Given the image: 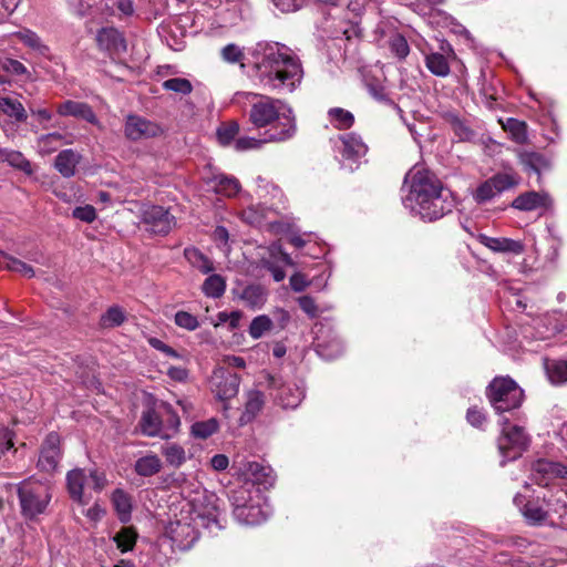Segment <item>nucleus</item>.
<instances>
[{
  "mask_svg": "<svg viewBox=\"0 0 567 567\" xmlns=\"http://www.w3.org/2000/svg\"><path fill=\"white\" fill-rule=\"evenodd\" d=\"M173 217L162 206H150L143 210L142 221L145 229L155 235H166L172 226Z\"/></svg>",
  "mask_w": 567,
  "mask_h": 567,
  "instance_id": "ddd939ff",
  "label": "nucleus"
},
{
  "mask_svg": "<svg viewBox=\"0 0 567 567\" xmlns=\"http://www.w3.org/2000/svg\"><path fill=\"white\" fill-rule=\"evenodd\" d=\"M504 131L509 133L511 138L517 144H525L528 140L527 124L514 117H508L506 121H501Z\"/></svg>",
  "mask_w": 567,
  "mask_h": 567,
  "instance_id": "4c0bfd02",
  "label": "nucleus"
},
{
  "mask_svg": "<svg viewBox=\"0 0 567 567\" xmlns=\"http://www.w3.org/2000/svg\"><path fill=\"white\" fill-rule=\"evenodd\" d=\"M550 506V499L544 498L543 503L538 498L529 499L523 508V515L529 525L539 526L546 523Z\"/></svg>",
  "mask_w": 567,
  "mask_h": 567,
  "instance_id": "aec40b11",
  "label": "nucleus"
},
{
  "mask_svg": "<svg viewBox=\"0 0 567 567\" xmlns=\"http://www.w3.org/2000/svg\"><path fill=\"white\" fill-rule=\"evenodd\" d=\"M533 480L539 486H548L555 480L567 481V465L539 458L532 465Z\"/></svg>",
  "mask_w": 567,
  "mask_h": 567,
  "instance_id": "9b49d317",
  "label": "nucleus"
},
{
  "mask_svg": "<svg viewBox=\"0 0 567 567\" xmlns=\"http://www.w3.org/2000/svg\"><path fill=\"white\" fill-rule=\"evenodd\" d=\"M99 47L110 54L121 55L126 52V41L123 34L114 28H103L96 35Z\"/></svg>",
  "mask_w": 567,
  "mask_h": 567,
  "instance_id": "f3484780",
  "label": "nucleus"
},
{
  "mask_svg": "<svg viewBox=\"0 0 567 567\" xmlns=\"http://www.w3.org/2000/svg\"><path fill=\"white\" fill-rule=\"evenodd\" d=\"M60 443V435L56 432H51L47 435L42 443L38 461L40 471L47 473L55 471L62 455Z\"/></svg>",
  "mask_w": 567,
  "mask_h": 567,
  "instance_id": "f8f14e48",
  "label": "nucleus"
},
{
  "mask_svg": "<svg viewBox=\"0 0 567 567\" xmlns=\"http://www.w3.org/2000/svg\"><path fill=\"white\" fill-rule=\"evenodd\" d=\"M124 319L123 309L118 306H113L102 316L101 322L104 327H117L123 323Z\"/></svg>",
  "mask_w": 567,
  "mask_h": 567,
  "instance_id": "864d4df0",
  "label": "nucleus"
},
{
  "mask_svg": "<svg viewBox=\"0 0 567 567\" xmlns=\"http://www.w3.org/2000/svg\"><path fill=\"white\" fill-rule=\"evenodd\" d=\"M247 471L252 477V482L250 484H257L262 486L265 489H268L276 482V474L270 466H265L258 462H250Z\"/></svg>",
  "mask_w": 567,
  "mask_h": 567,
  "instance_id": "cd10ccee",
  "label": "nucleus"
},
{
  "mask_svg": "<svg viewBox=\"0 0 567 567\" xmlns=\"http://www.w3.org/2000/svg\"><path fill=\"white\" fill-rule=\"evenodd\" d=\"M16 39L21 41L25 47L35 51L38 54L49 58L50 49L47 44L43 43L42 39L30 29H22L12 34Z\"/></svg>",
  "mask_w": 567,
  "mask_h": 567,
  "instance_id": "7c9ffc66",
  "label": "nucleus"
},
{
  "mask_svg": "<svg viewBox=\"0 0 567 567\" xmlns=\"http://www.w3.org/2000/svg\"><path fill=\"white\" fill-rule=\"evenodd\" d=\"M236 520L244 525H258L266 519V515L257 499H252L234 515Z\"/></svg>",
  "mask_w": 567,
  "mask_h": 567,
  "instance_id": "bb28decb",
  "label": "nucleus"
},
{
  "mask_svg": "<svg viewBox=\"0 0 567 567\" xmlns=\"http://www.w3.org/2000/svg\"><path fill=\"white\" fill-rule=\"evenodd\" d=\"M0 162H6L10 166L19 168L25 173L31 172L30 162L23 156L21 152L18 151L1 148Z\"/></svg>",
  "mask_w": 567,
  "mask_h": 567,
  "instance_id": "79ce46f5",
  "label": "nucleus"
},
{
  "mask_svg": "<svg viewBox=\"0 0 567 567\" xmlns=\"http://www.w3.org/2000/svg\"><path fill=\"white\" fill-rule=\"evenodd\" d=\"M546 372L551 383L567 382V361L554 360L546 363Z\"/></svg>",
  "mask_w": 567,
  "mask_h": 567,
  "instance_id": "49530a36",
  "label": "nucleus"
},
{
  "mask_svg": "<svg viewBox=\"0 0 567 567\" xmlns=\"http://www.w3.org/2000/svg\"><path fill=\"white\" fill-rule=\"evenodd\" d=\"M220 55L223 60L228 63H239L241 66L245 65L243 62L245 59V53L243 49L235 43L225 45L220 51Z\"/></svg>",
  "mask_w": 567,
  "mask_h": 567,
  "instance_id": "603ef678",
  "label": "nucleus"
},
{
  "mask_svg": "<svg viewBox=\"0 0 567 567\" xmlns=\"http://www.w3.org/2000/svg\"><path fill=\"white\" fill-rule=\"evenodd\" d=\"M90 485L87 472L84 468H74L66 474V486L71 498L79 504H86L84 486Z\"/></svg>",
  "mask_w": 567,
  "mask_h": 567,
  "instance_id": "6ab92c4d",
  "label": "nucleus"
},
{
  "mask_svg": "<svg viewBox=\"0 0 567 567\" xmlns=\"http://www.w3.org/2000/svg\"><path fill=\"white\" fill-rule=\"evenodd\" d=\"M547 200V195L530 190L518 195L513 200L512 207L522 212H530L540 207H546Z\"/></svg>",
  "mask_w": 567,
  "mask_h": 567,
  "instance_id": "a878e982",
  "label": "nucleus"
},
{
  "mask_svg": "<svg viewBox=\"0 0 567 567\" xmlns=\"http://www.w3.org/2000/svg\"><path fill=\"white\" fill-rule=\"evenodd\" d=\"M56 112L61 116H73L94 125L100 124L93 109L84 102L68 100L58 106Z\"/></svg>",
  "mask_w": 567,
  "mask_h": 567,
  "instance_id": "a211bd4d",
  "label": "nucleus"
},
{
  "mask_svg": "<svg viewBox=\"0 0 567 567\" xmlns=\"http://www.w3.org/2000/svg\"><path fill=\"white\" fill-rule=\"evenodd\" d=\"M184 257L190 264L192 267L198 269L203 274H208L214 270L213 261L198 248H185Z\"/></svg>",
  "mask_w": 567,
  "mask_h": 567,
  "instance_id": "f704fd0d",
  "label": "nucleus"
},
{
  "mask_svg": "<svg viewBox=\"0 0 567 567\" xmlns=\"http://www.w3.org/2000/svg\"><path fill=\"white\" fill-rule=\"evenodd\" d=\"M486 396L498 413L520 406L524 398L523 390L509 377H496L486 388Z\"/></svg>",
  "mask_w": 567,
  "mask_h": 567,
  "instance_id": "423d86ee",
  "label": "nucleus"
},
{
  "mask_svg": "<svg viewBox=\"0 0 567 567\" xmlns=\"http://www.w3.org/2000/svg\"><path fill=\"white\" fill-rule=\"evenodd\" d=\"M388 45L391 53L399 60H404L410 53V45L401 33H393L388 40Z\"/></svg>",
  "mask_w": 567,
  "mask_h": 567,
  "instance_id": "8fccbe9b",
  "label": "nucleus"
},
{
  "mask_svg": "<svg viewBox=\"0 0 567 567\" xmlns=\"http://www.w3.org/2000/svg\"><path fill=\"white\" fill-rule=\"evenodd\" d=\"M518 163L528 175L536 174L537 182L540 183L542 174L551 168V161L545 154L539 152L522 151L518 153Z\"/></svg>",
  "mask_w": 567,
  "mask_h": 567,
  "instance_id": "2eb2a0df",
  "label": "nucleus"
},
{
  "mask_svg": "<svg viewBox=\"0 0 567 567\" xmlns=\"http://www.w3.org/2000/svg\"><path fill=\"white\" fill-rule=\"evenodd\" d=\"M272 327V320L266 315H260L251 320L248 333L252 339L257 340L260 339L266 332L270 331Z\"/></svg>",
  "mask_w": 567,
  "mask_h": 567,
  "instance_id": "de8ad7c7",
  "label": "nucleus"
},
{
  "mask_svg": "<svg viewBox=\"0 0 567 567\" xmlns=\"http://www.w3.org/2000/svg\"><path fill=\"white\" fill-rule=\"evenodd\" d=\"M444 121L451 126L452 131L460 138V141H472L475 137V132L471 128L468 123L461 118L457 114L453 112H446L444 114Z\"/></svg>",
  "mask_w": 567,
  "mask_h": 567,
  "instance_id": "2f4dec72",
  "label": "nucleus"
},
{
  "mask_svg": "<svg viewBox=\"0 0 567 567\" xmlns=\"http://www.w3.org/2000/svg\"><path fill=\"white\" fill-rule=\"evenodd\" d=\"M228 457L224 454H216L210 460V465L216 471H224L228 467Z\"/></svg>",
  "mask_w": 567,
  "mask_h": 567,
  "instance_id": "774afa93",
  "label": "nucleus"
},
{
  "mask_svg": "<svg viewBox=\"0 0 567 567\" xmlns=\"http://www.w3.org/2000/svg\"><path fill=\"white\" fill-rule=\"evenodd\" d=\"M240 377L225 367H218L209 379V388L215 398L220 402H227L235 398L239 391Z\"/></svg>",
  "mask_w": 567,
  "mask_h": 567,
  "instance_id": "1a4fd4ad",
  "label": "nucleus"
},
{
  "mask_svg": "<svg viewBox=\"0 0 567 567\" xmlns=\"http://www.w3.org/2000/svg\"><path fill=\"white\" fill-rule=\"evenodd\" d=\"M267 289L259 284L247 285L238 295V298L244 305L251 310L262 308L267 301Z\"/></svg>",
  "mask_w": 567,
  "mask_h": 567,
  "instance_id": "b1692460",
  "label": "nucleus"
},
{
  "mask_svg": "<svg viewBox=\"0 0 567 567\" xmlns=\"http://www.w3.org/2000/svg\"><path fill=\"white\" fill-rule=\"evenodd\" d=\"M466 421L474 427L483 429L487 417L482 408L473 405L467 409Z\"/></svg>",
  "mask_w": 567,
  "mask_h": 567,
  "instance_id": "5fc2aeb1",
  "label": "nucleus"
},
{
  "mask_svg": "<svg viewBox=\"0 0 567 567\" xmlns=\"http://www.w3.org/2000/svg\"><path fill=\"white\" fill-rule=\"evenodd\" d=\"M265 404V395L261 391L252 390L247 394L245 411L240 416L241 422H250L261 411Z\"/></svg>",
  "mask_w": 567,
  "mask_h": 567,
  "instance_id": "473e14b6",
  "label": "nucleus"
},
{
  "mask_svg": "<svg viewBox=\"0 0 567 567\" xmlns=\"http://www.w3.org/2000/svg\"><path fill=\"white\" fill-rule=\"evenodd\" d=\"M18 497L21 514L27 519H34L45 512L50 503V487L41 481L28 478L18 485Z\"/></svg>",
  "mask_w": 567,
  "mask_h": 567,
  "instance_id": "39448f33",
  "label": "nucleus"
},
{
  "mask_svg": "<svg viewBox=\"0 0 567 567\" xmlns=\"http://www.w3.org/2000/svg\"><path fill=\"white\" fill-rule=\"evenodd\" d=\"M343 148L341 154L347 159H358L368 152V146L355 133H347L340 136Z\"/></svg>",
  "mask_w": 567,
  "mask_h": 567,
  "instance_id": "393cba45",
  "label": "nucleus"
},
{
  "mask_svg": "<svg viewBox=\"0 0 567 567\" xmlns=\"http://www.w3.org/2000/svg\"><path fill=\"white\" fill-rule=\"evenodd\" d=\"M442 52H432L425 56V66L436 76L446 78L450 72V61L456 60V53L449 42H442Z\"/></svg>",
  "mask_w": 567,
  "mask_h": 567,
  "instance_id": "4468645a",
  "label": "nucleus"
},
{
  "mask_svg": "<svg viewBox=\"0 0 567 567\" xmlns=\"http://www.w3.org/2000/svg\"><path fill=\"white\" fill-rule=\"evenodd\" d=\"M278 100L261 96L249 110V121L256 128L268 127L265 142H285L297 132L296 116L289 109L281 112Z\"/></svg>",
  "mask_w": 567,
  "mask_h": 567,
  "instance_id": "20e7f679",
  "label": "nucleus"
},
{
  "mask_svg": "<svg viewBox=\"0 0 567 567\" xmlns=\"http://www.w3.org/2000/svg\"><path fill=\"white\" fill-rule=\"evenodd\" d=\"M528 444L529 440L526 432L518 425L504 427L497 440L498 451L507 461L518 458L527 450Z\"/></svg>",
  "mask_w": 567,
  "mask_h": 567,
  "instance_id": "6e6552de",
  "label": "nucleus"
},
{
  "mask_svg": "<svg viewBox=\"0 0 567 567\" xmlns=\"http://www.w3.org/2000/svg\"><path fill=\"white\" fill-rule=\"evenodd\" d=\"M219 422L216 417H210L206 421H198L192 424L190 434L198 440H206L213 434L218 432Z\"/></svg>",
  "mask_w": 567,
  "mask_h": 567,
  "instance_id": "ea45409f",
  "label": "nucleus"
},
{
  "mask_svg": "<svg viewBox=\"0 0 567 567\" xmlns=\"http://www.w3.org/2000/svg\"><path fill=\"white\" fill-rule=\"evenodd\" d=\"M140 429L147 436H164L159 415L152 408L143 411L140 420Z\"/></svg>",
  "mask_w": 567,
  "mask_h": 567,
  "instance_id": "c756f323",
  "label": "nucleus"
},
{
  "mask_svg": "<svg viewBox=\"0 0 567 567\" xmlns=\"http://www.w3.org/2000/svg\"><path fill=\"white\" fill-rule=\"evenodd\" d=\"M0 265L3 268H6L10 271L18 272L25 278H32L35 275V271L32 268V266L28 265L27 262L16 258V257L7 255V254L1 256Z\"/></svg>",
  "mask_w": 567,
  "mask_h": 567,
  "instance_id": "58836bf2",
  "label": "nucleus"
},
{
  "mask_svg": "<svg viewBox=\"0 0 567 567\" xmlns=\"http://www.w3.org/2000/svg\"><path fill=\"white\" fill-rule=\"evenodd\" d=\"M240 131L239 124L236 121L221 123L217 128L216 135L220 145L228 146Z\"/></svg>",
  "mask_w": 567,
  "mask_h": 567,
  "instance_id": "09e8293b",
  "label": "nucleus"
},
{
  "mask_svg": "<svg viewBox=\"0 0 567 567\" xmlns=\"http://www.w3.org/2000/svg\"><path fill=\"white\" fill-rule=\"evenodd\" d=\"M477 239L483 246L496 252H513L519 255L524 251V245L511 238H495L480 234Z\"/></svg>",
  "mask_w": 567,
  "mask_h": 567,
  "instance_id": "412c9836",
  "label": "nucleus"
},
{
  "mask_svg": "<svg viewBox=\"0 0 567 567\" xmlns=\"http://www.w3.org/2000/svg\"><path fill=\"white\" fill-rule=\"evenodd\" d=\"M518 184L519 176L516 173H497L477 186L473 198L477 204H483L505 190L515 188Z\"/></svg>",
  "mask_w": 567,
  "mask_h": 567,
  "instance_id": "0eeeda50",
  "label": "nucleus"
},
{
  "mask_svg": "<svg viewBox=\"0 0 567 567\" xmlns=\"http://www.w3.org/2000/svg\"><path fill=\"white\" fill-rule=\"evenodd\" d=\"M410 189L405 203L412 213L424 221H435L452 213L454 199L452 192L430 169L414 167L405 177Z\"/></svg>",
  "mask_w": 567,
  "mask_h": 567,
  "instance_id": "f03ea898",
  "label": "nucleus"
},
{
  "mask_svg": "<svg viewBox=\"0 0 567 567\" xmlns=\"http://www.w3.org/2000/svg\"><path fill=\"white\" fill-rule=\"evenodd\" d=\"M297 301L300 309L307 313L309 318L315 319L319 317V308L311 296H301Z\"/></svg>",
  "mask_w": 567,
  "mask_h": 567,
  "instance_id": "6e6d98bb",
  "label": "nucleus"
},
{
  "mask_svg": "<svg viewBox=\"0 0 567 567\" xmlns=\"http://www.w3.org/2000/svg\"><path fill=\"white\" fill-rule=\"evenodd\" d=\"M87 472V481L94 491L101 492L106 485V477L103 472H99L96 470H89Z\"/></svg>",
  "mask_w": 567,
  "mask_h": 567,
  "instance_id": "052dcab7",
  "label": "nucleus"
},
{
  "mask_svg": "<svg viewBox=\"0 0 567 567\" xmlns=\"http://www.w3.org/2000/svg\"><path fill=\"white\" fill-rule=\"evenodd\" d=\"M212 237H213L214 241L221 244V245H227V243L229 240V233L226 227L216 226L215 229L213 230Z\"/></svg>",
  "mask_w": 567,
  "mask_h": 567,
  "instance_id": "338daca9",
  "label": "nucleus"
},
{
  "mask_svg": "<svg viewBox=\"0 0 567 567\" xmlns=\"http://www.w3.org/2000/svg\"><path fill=\"white\" fill-rule=\"evenodd\" d=\"M199 322L197 318L186 311H179V328H185L189 331L197 329Z\"/></svg>",
  "mask_w": 567,
  "mask_h": 567,
  "instance_id": "69168bd1",
  "label": "nucleus"
},
{
  "mask_svg": "<svg viewBox=\"0 0 567 567\" xmlns=\"http://www.w3.org/2000/svg\"><path fill=\"white\" fill-rule=\"evenodd\" d=\"M255 68L259 82L271 90L292 92L303 75L299 59L280 43L265 44Z\"/></svg>",
  "mask_w": 567,
  "mask_h": 567,
  "instance_id": "7ed1b4c3",
  "label": "nucleus"
},
{
  "mask_svg": "<svg viewBox=\"0 0 567 567\" xmlns=\"http://www.w3.org/2000/svg\"><path fill=\"white\" fill-rule=\"evenodd\" d=\"M275 400L284 409H295L301 402V391L296 386L282 384L278 388Z\"/></svg>",
  "mask_w": 567,
  "mask_h": 567,
  "instance_id": "72a5a7b5",
  "label": "nucleus"
},
{
  "mask_svg": "<svg viewBox=\"0 0 567 567\" xmlns=\"http://www.w3.org/2000/svg\"><path fill=\"white\" fill-rule=\"evenodd\" d=\"M258 492V489L254 491V484H249V482L230 488L227 496L233 506V515L237 513V509H241L245 505L255 499V497L259 498Z\"/></svg>",
  "mask_w": 567,
  "mask_h": 567,
  "instance_id": "4be33fe9",
  "label": "nucleus"
},
{
  "mask_svg": "<svg viewBox=\"0 0 567 567\" xmlns=\"http://www.w3.org/2000/svg\"><path fill=\"white\" fill-rule=\"evenodd\" d=\"M161 460L156 455H146L135 462V472L141 476H151L159 472Z\"/></svg>",
  "mask_w": 567,
  "mask_h": 567,
  "instance_id": "a18cd8bd",
  "label": "nucleus"
},
{
  "mask_svg": "<svg viewBox=\"0 0 567 567\" xmlns=\"http://www.w3.org/2000/svg\"><path fill=\"white\" fill-rule=\"evenodd\" d=\"M163 127L156 122L150 121L136 114L125 117L124 135L127 140L137 142L162 135Z\"/></svg>",
  "mask_w": 567,
  "mask_h": 567,
  "instance_id": "9d476101",
  "label": "nucleus"
},
{
  "mask_svg": "<svg viewBox=\"0 0 567 567\" xmlns=\"http://www.w3.org/2000/svg\"><path fill=\"white\" fill-rule=\"evenodd\" d=\"M0 111L17 122H23L27 118L23 105L16 99L0 96Z\"/></svg>",
  "mask_w": 567,
  "mask_h": 567,
  "instance_id": "a19ab883",
  "label": "nucleus"
},
{
  "mask_svg": "<svg viewBox=\"0 0 567 567\" xmlns=\"http://www.w3.org/2000/svg\"><path fill=\"white\" fill-rule=\"evenodd\" d=\"M136 539L137 533L131 526L121 528V530L113 537V540L122 553L132 550L136 544Z\"/></svg>",
  "mask_w": 567,
  "mask_h": 567,
  "instance_id": "c03bdc74",
  "label": "nucleus"
},
{
  "mask_svg": "<svg viewBox=\"0 0 567 567\" xmlns=\"http://www.w3.org/2000/svg\"><path fill=\"white\" fill-rule=\"evenodd\" d=\"M2 69L13 75H29L30 74L28 69L24 66V64L16 59H6L2 62Z\"/></svg>",
  "mask_w": 567,
  "mask_h": 567,
  "instance_id": "13d9d810",
  "label": "nucleus"
},
{
  "mask_svg": "<svg viewBox=\"0 0 567 567\" xmlns=\"http://www.w3.org/2000/svg\"><path fill=\"white\" fill-rule=\"evenodd\" d=\"M118 519L126 524L132 518V497L122 488H116L111 496Z\"/></svg>",
  "mask_w": 567,
  "mask_h": 567,
  "instance_id": "c85d7f7f",
  "label": "nucleus"
},
{
  "mask_svg": "<svg viewBox=\"0 0 567 567\" xmlns=\"http://www.w3.org/2000/svg\"><path fill=\"white\" fill-rule=\"evenodd\" d=\"M193 91V85L187 79L179 78V112L183 116L192 117L196 114L198 106L205 102V92L196 90L193 97H184Z\"/></svg>",
  "mask_w": 567,
  "mask_h": 567,
  "instance_id": "dca6fc26",
  "label": "nucleus"
},
{
  "mask_svg": "<svg viewBox=\"0 0 567 567\" xmlns=\"http://www.w3.org/2000/svg\"><path fill=\"white\" fill-rule=\"evenodd\" d=\"M328 116L332 125L338 130H348L354 123L353 114L342 107H332L328 111Z\"/></svg>",
  "mask_w": 567,
  "mask_h": 567,
  "instance_id": "37998d69",
  "label": "nucleus"
},
{
  "mask_svg": "<svg viewBox=\"0 0 567 567\" xmlns=\"http://www.w3.org/2000/svg\"><path fill=\"white\" fill-rule=\"evenodd\" d=\"M240 188V183L236 177L223 173L209 192L225 197H234L239 193Z\"/></svg>",
  "mask_w": 567,
  "mask_h": 567,
  "instance_id": "e433bc0d",
  "label": "nucleus"
},
{
  "mask_svg": "<svg viewBox=\"0 0 567 567\" xmlns=\"http://www.w3.org/2000/svg\"><path fill=\"white\" fill-rule=\"evenodd\" d=\"M82 155L74 150L68 148L61 151L54 159V168L65 178L75 175L76 166L80 164Z\"/></svg>",
  "mask_w": 567,
  "mask_h": 567,
  "instance_id": "5701e85b",
  "label": "nucleus"
},
{
  "mask_svg": "<svg viewBox=\"0 0 567 567\" xmlns=\"http://www.w3.org/2000/svg\"><path fill=\"white\" fill-rule=\"evenodd\" d=\"M14 432L8 427L0 429V457L13 447Z\"/></svg>",
  "mask_w": 567,
  "mask_h": 567,
  "instance_id": "e2e57ef3",
  "label": "nucleus"
},
{
  "mask_svg": "<svg viewBox=\"0 0 567 567\" xmlns=\"http://www.w3.org/2000/svg\"><path fill=\"white\" fill-rule=\"evenodd\" d=\"M305 0H271L274 6L282 13L298 11L303 6Z\"/></svg>",
  "mask_w": 567,
  "mask_h": 567,
  "instance_id": "680f3d73",
  "label": "nucleus"
},
{
  "mask_svg": "<svg viewBox=\"0 0 567 567\" xmlns=\"http://www.w3.org/2000/svg\"><path fill=\"white\" fill-rule=\"evenodd\" d=\"M226 278L218 274L209 275L202 285L204 295L208 298L218 299L226 291Z\"/></svg>",
  "mask_w": 567,
  "mask_h": 567,
  "instance_id": "c9c22d12",
  "label": "nucleus"
},
{
  "mask_svg": "<svg viewBox=\"0 0 567 567\" xmlns=\"http://www.w3.org/2000/svg\"><path fill=\"white\" fill-rule=\"evenodd\" d=\"M218 497L197 480H179V549H189L198 540L202 529L217 534L219 520Z\"/></svg>",
  "mask_w": 567,
  "mask_h": 567,
  "instance_id": "f257e3e1",
  "label": "nucleus"
},
{
  "mask_svg": "<svg viewBox=\"0 0 567 567\" xmlns=\"http://www.w3.org/2000/svg\"><path fill=\"white\" fill-rule=\"evenodd\" d=\"M72 216L84 223H93L96 218L95 208L92 205L78 206L73 209Z\"/></svg>",
  "mask_w": 567,
  "mask_h": 567,
  "instance_id": "4d7b16f0",
  "label": "nucleus"
},
{
  "mask_svg": "<svg viewBox=\"0 0 567 567\" xmlns=\"http://www.w3.org/2000/svg\"><path fill=\"white\" fill-rule=\"evenodd\" d=\"M199 178L206 186L207 190H210L218 178L221 176L223 172H220L217 167L212 165L210 163L205 164L198 171Z\"/></svg>",
  "mask_w": 567,
  "mask_h": 567,
  "instance_id": "3c124183",
  "label": "nucleus"
},
{
  "mask_svg": "<svg viewBox=\"0 0 567 567\" xmlns=\"http://www.w3.org/2000/svg\"><path fill=\"white\" fill-rule=\"evenodd\" d=\"M290 287L293 291L296 292H301L303 291L309 285V280L307 279L306 275L301 274V272H295L291 277H290Z\"/></svg>",
  "mask_w": 567,
  "mask_h": 567,
  "instance_id": "0e129e2a",
  "label": "nucleus"
},
{
  "mask_svg": "<svg viewBox=\"0 0 567 567\" xmlns=\"http://www.w3.org/2000/svg\"><path fill=\"white\" fill-rule=\"evenodd\" d=\"M262 143H266L265 138L257 140L255 137L243 136L235 141V148L238 152H244L252 148H259Z\"/></svg>",
  "mask_w": 567,
  "mask_h": 567,
  "instance_id": "bf43d9fd",
  "label": "nucleus"
}]
</instances>
